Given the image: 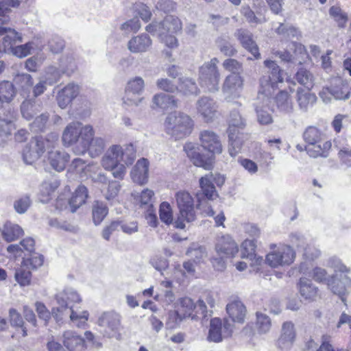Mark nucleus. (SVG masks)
<instances>
[{
	"instance_id": "nucleus-1",
	"label": "nucleus",
	"mask_w": 351,
	"mask_h": 351,
	"mask_svg": "<svg viewBox=\"0 0 351 351\" xmlns=\"http://www.w3.org/2000/svg\"><path fill=\"white\" fill-rule=\"evenodd\" d=\"M264 64L268 69V75L263 76L260 80V89L255 106L258 123L268 125L273 122V119L271 114L265 109L269 108L271 96L278 84L283 82V71L273 60H266Z\"/></svg>"
},
{
	"instance_id": "nucleus-2",
	"label": "nucleus",
	"mask_w": 351,
	"mask_h": 351,
	"mask_svg": "<svg viewBox=\"0 0 351 351\" xmlns=\"http://www.w3.org/2000/svg\"><path fill=\"white\" fill-rule=\"evenodd\" d=\"M56 306L53 307V316L58 320H62L69 317L71 321L77 327H83L86 324L89 314L86 311L74 309L73 304L82 302L79 293L71 287H66L59 291L55 296Z\"/></svg>"
},
{
	"instance_id": "nucleus-3",
	"label": "nucleus",
	"mask_w": 351,
	"mask_h": 351,
	"mask_svg": "<svg viewBox=\"0 0 351 351\" xmlns=\"http://www.w3.org/2000/svg\"><path fill=\"white\" fill-rule=\"evenodd\" d=\"M92 134V125H84L79 121L69 123L64 128L62 135L64 146L70 147L75 145L73 152L75 154L81 155L84 150L88 140Z\"/></svg>"
},
{
	"instance_id": "nucleus-4",
	"label": "nucleus",
	"mask_w": 351,
	"mask_h": 351,
	"mask_svg": "<svg viewBox=\"0 0 351 351\" xmlns=\"http://www.w3.org/2000/svg\"><path fill=\"white\" fill-rule=\"evenodd\" d=\"M136 158V149L133 145L110 146L102 157L101 165L106 169H112L116 165L124 163L130 165Z\"/></svg>"
},
{
	"instance_id": "nucleus-5",
	"label": "nucleus",
	"mask_w": 351,
	"mask_h": 351,
	"mask_svg": "<svg viewBox=\"0 0 351 351\" xmlns=\"http://www.w3.org/2000/svg\"><path fill=\"white\" fill-rule=\"evenodd\" d=\"M193 125V121L191 117L182 112L169 114L164 123L166 132L176 139L183 138L189 135Z\"/></svg>"
},
{
	"instance_id": "nucleus-6",
	"label": "nucleus",
	"mask_w": 351,
	"mask_h": 351,
	"mask_svg": "<svg viewBox=\"0 0 351 351\" xmlns=\"http://www.w3.org/2000/svg\"><path fill=\"white\" fill-rule=\"evenodd\" d=\"M304 139L306 145L305 149L313 158L326 157L332 144L326 140L325 135L317 128H308L304 133Z\"/></svg>"
},
{
	"instance_id": "nucleus-7",
	"label": "nucleus",
	"mask_w": 351,
	"mask_h": 351,
	"mask_svg": "<svg viewBox=\"0 0 351 351\" xmlns=\"http://www.w3.org/2000/svg\"><path fill=\"white\" fill-rule=\"evenodd\" d=\"M271 251L266 255L265 261L271 267L279 268L291 265L295 259L293 249L285 244L270 245Z\"/></svg>"
},
{
	"instance_id": "nucleus-8",
	"label": "nucleus",
	"mask_w": 351,
	"mask_h": 351,
	"mask_svg": "<svg viewBox=\"0 0 351 351\" xmlns=\"http://www.w3.org/2000/svg\"><path fill=\"white\" fill-rule=\"evenodd\" d=\"M176 200L179 209V215L175 221L177 228L184 229L185 222H191L195 219L194 200L191 194L180 191L176 194Z\"/></svg>"
},
{
	"instance_id": "nucleus-9",
	"label": "nucleus",
	"mask_w": 351,
	"mask_h": 351,
	"mask_svg": "<svg viewBox=\"0 0 351 351\" xmlns=\"http://www.w3.org/2000/svg\"><path fill=\"white\" fill-rule=\"evenodd\" d=\"M219 60L216 58L204 62L199 67V81L202 88L209 92H215L219 89L220 73L217 68Z\"/></svg>"
},
{
	"instance_id": "nucleus-10",
	"label": "nucleus",
	"mask_w": 351,
	"mask_h": 351,
	"mask_svg": "<svg viewBox=\"0 0 351 351\" xmlns=\"http://www.w3.org/2000/svg\"><path fill=\"white\" fill-rule=\"evenodd\" d=\"M3 38V46L5 51H10L14 56L22 58L30 54L31 51L34 48L33 42L25 45L13 47L16 43L22 42L21 36L14 29L7 28Z\"/></svg>"
},
{
	"instance_id": "nucleus-11",
	"label": "nucleus",
	"mask_w": 351,
	"mask_h": 351,
	"mask_svg": "<svg viewBox=\"0 0 351 351\" xmlns=\"http://www.w3.org/2000/svg\"><path fill=\"white\" fill-rule=\"evenodd\" d=\"M121 315L115 311H107L103 313L98 319V325L103 328L104 335L117 339H121V330L122 328Z\"/></svg>"
},
{
	"instance_id": "nucleus-12",
	"label": "nucleus",
	"mask_w": 351,
	"mask_h": 351,
	"mask_svg": "<svg viewBox=\"0 0 351 351\" xmlns=\"http://www.w3.org/2000/svg\"><path fill=\"white\" fill-rule=\"evenodd\" d=\"M196 306L197 304H195L190 298L184 297L180 298L175 304L174 311L169 313L167 324L170 325V327H175L184 318L191 316L194 310L197 313L198 309Z\"/></svg>"
},
{
	"instance_id": "nucleus-13",
	"label": "nucleus",
	"mask_w": 351,
	"mask_h": 351,
	"mask_svg": "<svg viewBox=\"0 0 351 351\" xmlns=\"http://www.w3.org/2000/svg\"><path fill=\"white\" fill-rule=\"evenodd\" d=\"M182 29L180 20L172 15L167 16L160 23L154 22L146 27V30L157 36L165 34H176Z\"/></svg>"
},
{
	"instance_id": "nucleus-14",
	"label": "nucleus",
	"mask_w": 351,
	"mask_h": 351,
	"mask_svg": "<svg viewBox=\"0 0 351 351\" xmlns=\"http://www.w3.org/2000/svg\"><path fill=\"white\" fill-rule=\"evenodd\" d=\"M243 82V77L238 73H231L225 78L221 90L227 101H232L241 97Z\"/></svg>"
},
{
	"instance_id": "nucleus-15",
	"label": "nucleus",
	"mask_w": 351,
	"mask_h": 351,
	"mask_svg": "<svg viewBox=\"0 0 351 351\" xmlns=\"http://www.w3.org/2000/svg\"><path fill=\"white\" fill-rule=\"evenodd\" d=\"M232 332V325L228 320L223 322L218 318L211 319L207 340L210 342L219 343L223 338L231 335Z\"/></svg>"
},
{
	"instance_id": "nucleus-16",
	"label": "nucleus",
	"mask_w": 351,
	"mask_h": 351,
	"mask_svg": "<svg viewBox=\"0 0 351 351\" xmlns=\"http://www.w3.org/2000/svg\"><path fill=\"white\" fill-rule=\"evenodd\" d=\"M45 151V141L42 138H34L23 150V161L27 165H32L40 158Z\"/></svg>"
},
{
	"instance_id": "nucleus-17",
	"label": "nucleus",
	"mask_w": 351,
	"mask_h": 351,
	"mask_svg": "<svg viewBox=\"0 0 351 351\" xmlns=\"http://www.w3.org/2000/svg\"><path fill=\"white\" fill-rule=\"evenodd\" d=\"M288 47L289 50L284 51L273 50V54L278 56L282 61L302 64L304 58L306 56L304 47L295 42L290 43Z\"/></svg>"
},
{
	"instance_id": "nucleus-18",
	"label": "nucleus",
	"mask_w": 351,
	"mask_h": 351,
	"mask_svg": "<svg viewBox=\"0 0 351 351\" xmlns=\"http://www.w3.org/2000/svg\"><path fill=\"white\" fill-rule=\"evenodd\" d=\"M215 251L221 257H234L239 251L237 243L229 234L218 236L215 243Z\"/></svg>"
},
{
	"instance_id": "nucleus-19",
	"label": "nucleus",
	"mask_w": 351,
	"mask_h": 351,
	"mask_svg": "<svg viewBox=\"0 0 351 351\" xmlns=\"http://www.w3.org/2000/svg\"><path fill=\"white\" fill-rule=\"evenodd\" d=\"M202 147L213 154L222 153L223 147L218 135L211 130H203L199 134Z\"/></svg>"
},
{
	"instance_id": "nucleus-20",
	"label": "nucleus",
	"mask_w": 351,
	"mask_h": 351,
	"mask_svg": "<svg viewBox=\"0 0 351 351\" xmlns=\"http://www.w3.org/2000/svg\"><path fill=\"white\" fill-rule=\"evenodd\" d=\"M217 104L213 99L202 97L197 100L196 109L206 122L212 121L217 114Z\"/></svg>"
},
{
	"instance_id": "nucleus-21",
	"label": "nucleus",
	"mask_w": 351,
	"mask_h": 351,
	"mask_svg": "<svg viewBox=\"0 0 351 351\" xmlns=\"http://www.w3.org/2000/svg\"><path fill=\"white\" fill-rule=\"evenodd\" d=\"M65 62L62 61L60 67L50 66L45 70V74L41 77L45 80L49 86H52L58 82L63 73L70 74L75 69V64L73 62H69V66L64 68Z\"/></svg>"
},
{
	"instance_id": "nucleus-22",
	"label": "nucleus",
	"mask_w": 351,
	"mask_h": 351,
	"mask_svg": "<svg viewBox=\"0 0 351 351\" xmlns=\"http://www.w3.org/2000/svg\"><path fill=\"white\" fill-rule=\"evenodd\" d=\"M296 332L294 324L291 322L283 323L280 336L278 339V346L282 350L289 349L294 343Z\"/></svg>"
},
{
	"instance_id": "nucleus-23",
	"label": "nucleus",
	"mask_w": 351,
	"mask_h": 351,
	"mask_svg": "<svg viewBox=\"0 0 351 351\" xmlns=\"http://www.w3.org/2000/svg\"><path fill=\"white\" fill-rule=\"evenodd\" d=\"M80 86L71 83L61 89L57 95V102L58 106L64 109L79 95Z\"/></svg>"
},
{
	"instance_id": "nucleus-24",
	"label": "nucleus",
	"mask_w": 351,
	"mask_h": 351,
	"mask_svg": "<svg viewBox=\"0 0 351 351\" xmlns=\"http://www.w3.org/2000/svg\"><path fill=\"white\" fill-rule=\"evenodd\" d=\"M149 162L147 159H139L132 168L130 176L132 180L139 184L147 183L149 176Z\"/></svg>"
},
{
	"instance_id": "nucleus-25",
	"label": "nucleus",
	"mask_w": 351,
	"mask_h": 351,
	"mask_svg": "<svg viewBox=\"0 0 351 351\" xmlns=\"http://www.w3.org/2000/svg\"><path fill=\"white\" fill-rule=\"evenodd\" d=\"M184 149L194 165L203 167L204 169L211 168V162L204 158L203 156L199 154V147L196 145L187 143L185 144Z\"/></svg>"
},
{
	"instance_id": "nucleus-26",
	"label": "nucleus",
	"mask_w": 351,
	"mask_h": 351,
	"mask_svg": "<svg viewBox=\"0 0 351 351\" xmlns=\"http://www.w3.org/2000/svg\"><path fill=\"white\" fill-rule=\"evenodd\" d=\"M234 36L240 41L242 46L248 50L256 59L260 58L261 54L258 52V46L253 40L251 33L245 29H240L236 31Z\"/></svg>"
},
{
	"instance_id": "nucleus-27",
	"label": "nucleus",
	"mask_w": 351,
	"mask_h": 351,
	"mask_svg": "<svg viewBox=\"0 0 351 351\" xmlns=\"http://www.w3.org/2000/svg\"><path fill=\"white\" fill-rule=\"evenodd\" d=\"M228 132L229 138L228 152L231 156L234 157L241 152L244 141L247 138V135L241 132V130Z\"/></svg>"
},
{
	"instance_id": "nucleus-28",
	"label": "nucleus",
	"mask_w": 351,
	"mask_h": 351,
	"mask_svg": "<svg viewBox=\"0 0 351 351\" xmlns=\"http://www.w3.org/2000/svg\"><path fill=\"white\" fill-rule=\"evenodd\" d=\"M69 159V155L59 149L51 150L48 152V161L53 169L57 171H63Z\"/></svg>"
},
{
	"instance_id": "nucleus-29",
	"label": "nucleus",
	"mask_w": 351,
	"mask_h": 351,
	"mask_svg": "<svg viewBox=\"0 0 351 351\" xmlns=\"http://www.w3.org/2000/svg\"><path fill=\"white\" fill-rule=\"evenodd\" d=\"M94 130L92 127V134L88 140V143L86 145L84 150L81 153L82 154H85L86 152H89L91 157H95L99 156L104 151L106 146L105 140L101 137L94 138Z\"/></svg>"
},
{
	"instance_id": "nucleus-30",
	"label": "nucleus",
	"mask_w": 351,
	"mask_h": 351,
	"mask_svg": "<svg viewBox=\"0 0 351 351\" xmlns=\"http://www.w3.org/2000/svg\"><path fill=\"white\" fill-rule=\"evenodd\" d=\"M151 45L150 38L147 34H141L130 39L128 47L132 53H142L146 51Z\"/></svg>"
},
{
	"instance_id": "nucleus-31",
	"label": "nucleus",
	"mask_w": 351,
	"mask_h": 351,
	"mask_svg": "<svg viewBox=\"0 0 351 351\" xmlns=\"http://www.w3.org/2000/svg\"><path fill=\"white\" fill-rule=\"evenodd\" d=\"M291 242L298 249H302L304 251V256L307 258L314 259L317 258L319 254V250L313 245L306 244L304 239L298 234H293L291 237Z\"/></svg>"
},
{
	"instance_id": "nucleus-32",
	"label": "nucleus",
	"mask_w": 351,
	"mask_h": 351,
	"mask_svg": "<svg viewBox=\"0 0 351 351\" xmlns=\"http://www.w3.org/2000/svg\"><path fill=\"white\" fill-rule=\"evenodd\" d=\"M226 311L233 322L242 323L246 314L243 304L239 300H234L226 306Z\"/></svg>"
},
{
	"instance_id": "nucleus-33",
	"label": "nucleus",
	"mask_w": 351,
	"mask_h": 351,
	"mask_svg": "<svg viewBox=\"0 0 351 351\" xmlns=\"http://www.w3.org/2000/svg\"><path fill=\"white\" fill-rule=\"evenodd\" d=\"M95 181L102 184H107L108 179L105 176L99 174L95 178ZM120 188L121 185L118 182L114 180L109 181L108 182L106 189H102V193L106 199H114L117 196Z\"/></svg>"
},
{
	"instance_id": "nucleus-34",
	"label": "nucleus",
	"mask_w": 351,
	"mask_h": 351,
	"mask_svg": "<svg viewBox=\"0 0 351 351\" xmlns=\"http://www.w3.org/2000/svg\"><path fill=\"white\" fill-rule=\"evenodd\" d=\"M16 115L14 112L10 113L9 117L3 119L0 123V146H4L11 136L12 132L15 129L14 120Z\"/></svg>"
},
{
	"instance_id": "nucleus-35",
	"label": "nucleus",
	"mask_w": 351,
	"mask_h": 351,
	"mask_svg": "<svg viewBox=\"0 0 351 351\" xmlns=\"http://www.w3.org/2000/svg\"><path fill=\"white\" fill-rule=\"evenodd\" d=\"M152 108L169 109L178 107V101L173 96L164 93L156 94L152 99Z\"/></svg>"
},
{
	"instance_id": "nucleus-36",
	"label": "nucleus",
	"mask_w": 351,
	"mask_h": 351,
	"mask_svg": "<svg viewBox=\"0 0 351 351\" xmlns=\"http://www.w3.org/2000/svg\"><path fill=\"white\" fill-rule=\"evenodd\" d=\"M58 186L59 182L56 180H49L43 182L40 186L39 199L40 202L43 203L48 202Z\"/></svg>"
},
{
	"instance_id": "nucleus-37",
	"label": "nucleus",
	"mask_w": 351,
	"mask_h": 351,
	"mask_svg": "<svg viewBox=\"0 0 351 351\" xmlns=\"http://www.w3.org/2000/svg\"><path fill=\"white\" fill-rule=\"evenodd\" d=\"M88 197V191L84 186H79L75 191L72 197L69 200V205L72 212H75L79 207L86 202Z\"/></svg>"
},
{
	"instance_id": "nucleus-38",
	"label": "nucleus",
	"mask_w": 351,
	"mask_h": 351,
	"mask_svg": "<svg viewBox=\"0 0 351 351\" xmlns=\"http://www.w3.org/2000/svg\"><path fill=\"white\" fill-rule=\"evenodd\" d=\"M299 290L301 296L306 300H313L317 294V288L311 283V280L305 278H300Z\"/></svg>"
},
{
	"instance_id": "nucleus-39",
	"label": "nucleus",
	"mask_w": 351,
	"mask_h": 351,
	"mask_svg": "<svg viewBox=\"0 0 351 351\" xmlns=\"http://www.w3.org/2000/svg\"><path fill=\"white\" fill-rule=\"evenodd\" d=\"M23 233L22 228L17 224L6 223L2 229V237L8 242L19 238Z\"/></svg>"
},
{
	"instance_id": "nucleus-40",
	"label": "nucleus",
	"mask_w": 351,
	"mask_h": 351,
	"mask_svg": "<svg viewBox=\"0 0 351 351\" xmlns=\"http://www.w3.org/2000/svg\"><path fill=\"white\" fill-rule=\"evenodd\" d=\"M278 109L285 113L291 112L293 108V101L286 91H280L275 97Z\"/></svg>"
},
{
	"instance_id": "nucleus-41",
	"label": "nucleus",
	"mask_w": 351,
	"mask_h": 351,
	"mask_svg": "<svg viewBox=\"0 0 351 351\" xmlns=\"http://www.w3.org/2000/svg\"><path fill=\"white\" fill-rule=\"evenodd\" d=\"M327 285L334 293L342 297L346 293L347 287L350 286L351 280L346 276H344L343 278V282L336 280L334 277H331L328 280Z\"/></svg>"
},
{
	"instance_id": "nucleus-42",
	"label": "nucleus",
	"mask_w": 351,
	"mask_h": 351,
	"mask_svg": "<svg viewBox=\"0 0 351 351\" xmlns=\"http://www.w3.org/2000/svg\"><path fill=\"white\" fill-rule=\"evenodd\" d=\"M63 343L70 350L81 346L84 343L83 338L72 330L65 331L63 334Z\"/></svg>"
},
{
	"instance_id": "nucleus-43",
	"label": "nucleus",
	"mask_w": 351,
	"mask_h": 351,
	"mask_svg": "<svg viewBox=\"0 0 351 351\" xmlns=\"http://www.w3.org/2000/svg\"><path fill=\"white\" fill-rule=\"evenodd\" d=\"M16 95V89L10 81L0 82V101L3 103L10 102Z\"/></svg>"
},
{
	"instance_id": "nucleus-44",
	"label": "nucleus",
	"mask_w": 351,
	"mask_h": 351,
	"mask_svg": "<svg viewBox=\"0 0 351 351\" xmlns=\"http://www.w3.org/2000/svg\"><path fill=\"white\" fill-rule=\"evenodd\" d=\"M108 213V208L106 204L99 201L95 202L92 208L93 220L95 225H99Z\"/></svg>"
},
{
	"instance_id": "nucleus-45",
	"label": "nucleus",
	"mask_w": 351,
	"mask_h": 351,
	"mask_svg": "<svg viewBox=\"0 0 351 351\" xmlns=\"http://www.w3.org/2000/svg\"><path fill=\"white\" fill-rule=\"evenodd\" d=\"M180 82L177 90L184 95H197L199 93L198 88L195 81L189 77L180 78Z\"/></svg>"
},
{
	"instance_id": "nucleus-46",
	"label": "nucleus",
	"mask_w": 351,
	"mask_h": 351,
	"mask_svg": "<svg viewBox=\"0 0 351 351\" xmlns=\"http://www.w3.org/2000/svg\"><path fill=\"white\" fill-rule=\"evenodd\" d=\"M330 95L337 100H346L350 96V90L348 85L341 80L338 85L330 88Z\"/></svg>"
},
{
	"instance_id": "nucleus-47",
	"label": "nucleus",
	"mask_w": 351,
	"mask_h": 351,
	"mask_svg": "<svg viewBox=\"0 0 351 351\" xmlns=\"http://www.w3.org/2000/svg\"><path fill=\"white\" fill-rule=\"evenodd\" d=\"M206 304L210 308H213L215 305V297L214 294L210 292L206 293L204 297L199 299L197 301L196 308L198 310L197 311V313L206 316V313H207Z\"/></svg>"
},
{
	"instance_id": "nucleus-48",
	"label": "nucleus",
	"mask_w": 351,
	"mask_h": 351,
	"mask_svg": "<svg viewBox=\"0 0 351 351\" xmlns=\"http://www.w3.org/2000/svg\"><path fill=\"white\" fill-rule=\"evenodd\" d=\"M295 79L299 84L304 86L308 90H311L313 87L314 76L306 69H300L295 74Z\"/></svg>"
},
{
	"instance_id": "nucleus-49",
	"label": "nucleus",
	"mask_w": 351,
	"mask_h": 351,
	"mask_svg": "<svg viewBox=\"0 0 351 351\" xmlns=\"http://www.w3.org/2000/svg\"><path fill=\"white\" fill-rule=\"evenodd\" d=\"M199 185L203 193L208 199H214L217 197L215 188L209 176L202 177L199 180Z\"/></svg>"
},
{
	"instance_id": "nucleus-50",
	"label": "nucleus",
	"mask_w": 351,
	"mask_h": 351,
	"mask_svg": "<svg viewBox=\"0 0 351 351\" xmlns=\"http://www.w3.org/2000/svg\"><path fill=\"white\" fill-rule=\"evenodd\" d=\"M14 278L16 281L22 287L28 286L30 285L32 279L31 270L23 267L21 264L15 272Z\"/></svg>"
},
{
	"instance_id": "nucleus-51",
	"label": "nucleus",
	"mask_w": 351,
	"mask_h": 351,
	"mask_svg": "<svg viewBox=\"0 0 351 351\" xmlns=\"http://www.w3.org/2000/svg\"><path fill=\"white\" fill-rule=\"evenodd\" d=\"M310 90H304L301 88L297 90L298 102L301 108H306L310 103H313L316 100L314 94L309 92Z\"/></svg>"
},
{
	"instance_id": "nucleus-52",
	"label": "nucleus",
	"mask_w": 351,
	"mask_h": 351,
	"mask_svg": "<svg viewBox=\"0 0 351 351\" xmlns=\"http://www.w3.org/2000/svg\"><path fill=\"white\" fill-rule=\"evenodd\" d=\"M276 32L285 38H298L300 32L298 28L288 23H280Z\"/></svg>"
},
{
	"instance_id": "nucleus-53",
	"label": "nucleus",
	"mask_w": 351,
	"mask_h": 351,
	"mask_svg": "<svg viewBox=\"0 0 351 351\" xmlns=\"http://www.w3.org/2000/svg\"><path fill=\"white\" fill-rule=\"evenodd\" d=\"M43 263V256L34 252L29 254V257L23 258L21 264L28 269H34L40 267Z\"/></svg>"
},
{
	"instance_id": "nucleus-54",
	"label": "nucleus",
	"mask_w": 351,
	"mask_h": 351,
	"mask_svg": "<svg viewBox=\"0 0 351 351\" xmlns=\"http://www.w3.org/2000/svg\"><path fill=\"white\" fill-rule=\"evenodd\" d=\"M330 16L336 21L339 27H343L348 21V15L338 6H332L329 10Z\"/></svg>"
},
{
	"instance_id": "nucleus-55",
	"label": "nucleus",
	"mask_w": 351,
	"mask_h": 351,
	"mask_svg": "<svg viewBox=\"0 0 351 351\" xmlns=\"http://www.w3.org/2000/svg\"><path fill=\"white\" fill-rule=\"evenodd\" d=\"M144 88L143 79L141 77H135L128 82L125 90L141 95L143 92Z\"/></svg>"
},
{
	"instance_id": "nucleus-56",
	"label": "nucleus",
	"mask_w": 351,
	"mask_h": 351,
	"mask_svg": "<svg viewBox=\"0 0 351 351\" xmlns=\"http://www.w3.org/2000/svg\"><path fill=\"white\" fill-rule=\"evenodd\" d=\"M159 216L160 220L167 225H169L173 221V210L169 203L163 202L160 205Z\"/></svg>"
},
{
	"instance_id": "nucleus-57",
	"label": "nucleus",
	"mask_w": 351,
	"mask_h": 351,
	"mask_svg": "<svg viewBox=\"0 0 351 351\" xmlns=\"http://www.w3.org/2000/svg\"><path fill=\"white\" fill-rule=\"evenodd\" d=\"M186 254L193 259L195 263H197L206 256V252L204 247L196 244H193L187 250Z\"/></svg>"
},
{
	"instance_id": "nucleus-58",
	"label": "nucleus",
	"mask_w": 351,
	"mask_h": 351,
	"mask_svg": "<svg viewBox=\"0 0 351 351\" xmlns=\"http://www.w3.org/2000/svg\"><path fill=\"white\" fill-rule=\"evenodd\" d=\"M256 328L260 333L267 332L271 328V324L269 317L263 313H256Z\"/></svg>"
},
{
	"instance_id": "nucleus-59",
	"label": "nucleus",
	"mask_w": 351,
	"mask_h": 351,
	"mask_svg": "<svg viewBox=\"0 0 351 351\" xmlns=\"http://www.w3.org/2000/svg\"><path fill=\"white\" fill-rule=\"evenodd\" d=\"M244 127V122L238 112L230 114L228 132L241 130Z\"/></svg>"
},
{
	"instance_id": "nucleus-60",
	"label": "nucleus",
	"mask_w": 351,
	"mask_h": 351,
	"mask_svg": "<svg viewBox=\"0 0 351 351\" xmlns=\"http://www.w3.org/2000/svg\"><path fill=\"white\" fill-rule=\"evenodd\" d=\"M256 245L254 240L246 239L241 244L242 257L252 259L254 256Z\"/></svg>"
},
{
	"instance_id": "nucleus-61",
	"label": "nucleus",
	"mask_w": 351,
	"mask_h": 351,
	"mask_svg": "<svg viewBox=\"0 0 351 351\" xmlns=\"http://www.w3.org/2000/svg\"><path fill=\"white\" fill-rule=\"evenodd\" d=\"M139 95V94H136L125 90L123 102L128 106H138L144 99L143 97H140Z\"/></svg>"
},
{
	"instance_id": "nucleus-62",
	"label": "nucleus",
	"mask_w": 351,
	"mask_h": 351,
	"mask_svg": "<svg viewBox=\"0 0 351 351\" xmlns=\"http://www.w3.org/2000/svg\"><path fill=\"white\" fill-rule=\"evenodd\" d=\"M19 5L18 0H0V19H8L9 17L6 14L10 11L11 8H15Z\"/></svg>"
},
{
	"instance_id": "nucleus-63",
	"label": "nucleus",
	"mask_w": 351,
	"mask_h": 351,
	"mask_svg": "<svg viewBox=\"0 0 351 351\" xmlns=\"http://www.w3.org/2000/svg\"><path fill=\"white\" fill-rule=\"evenodd\" d=\"M9 315L11 325L21 328L23 331V336H26L27 330L25 328H23L24 322L20 313L17 312L14 308H11L9 311Z\"/></svg>"
},
{
	"instance_id": "nucleus-64",
	"label": "nucleus",
	"mask_w": 351,
	"mask_h": 351,
	"mask_svg": "<svg viewBox=\"0 0 351 351\" xmlns=\"http://www.w3.org/2000/svg\"><path fill=\"white\" fill-rule=\"evenodd\" d=\"M217 45L220 51L226 56H232L236 53V50L233 46L223 38H219L217 40Z\"/></svg>"
}]
</instances>
